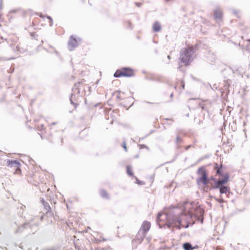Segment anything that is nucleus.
I'll use <instances>...</instances> for the list:
<instances>
[{
    "instance_id": "4c0bfd02",
    "label": "nucleus",
    "mask_w": 250,
    "mask_h": 250,
    "mask_svg": "<svg viewBox=\"0 0 250 250\" xmlns=\"http://www.w3.org/2000/svg\"><path fill=\"white\" fill-rule=\"evenodd\" d=\"M116 98L118 99V100H122L123 98H122L121 97V96H120V95H117V96H116Z\"/></svg>"
},
{
    "instance_id": "a19ab883",
    "label": "nucleus",
    "mask_w": 250,
    "mask_h": 250,
    "mask_svg": "<svg viewBox=\"0 0 250 250\" xmlns=\"http://www.w3.org/2000/svg\"><path fill=\"white\" fill-rule=\"evenodd\" d=\"M181 86L182 87L183 89H184V88H185V84H184V83L183 82L182 83Z\"/></svg>"
},
{
    "instance_id": "338daca9",
    "label": "nucleus",
    "mask_w": 250,
    "mask_h": 250,
    "mask_svg": "<svg viewBox=\"0 0 250 250\" xmlns=\"http://www.w3.org/2000/svg\"><path fill=\"white\" fill-rule=\"evenodd\" d=\"M52 124L53 125H55V123H53Z\"/></svg>"
},
{
    "instance_id": "e433bc0d",
    "label": "nucleus",
    "mask_w": 250,
    "mask_h": 250,
    "mask_svg": "<svg viewBox=\"0 0 250 250\" xmlns=\"http://www.w3.org/2000/svg\"><path fill=\"white\" fill-rule=\"evenodd\" d=\"M191 145H188L185 148L186 150H188V149H189L191 147Z\"/></svg>"
},
{
    "instance_id": "ddd939ff",
    "label": "nucleus",
    "mask_w": 250,
    "mask_h": 250,
    "mask_svg": "<svg viewBox=\"0 0 250 250\" xmlns=\"http://www.w3.org/2000/svg\"><path fill=\"white\" fill-rule=\"evenodd\" d=\"M146 235V233L142 232L141 230H139L135 237L136 241H137L138 243H141Z\"/></svg>"
},
{
    "instance_id": "a18cd8bd",
    "label": "nucleus",
    "mask_w": 250,
    "mask_h": 250,
    "mask_svg": "<svg viewBox=\"0 0 250 250\" xmlns=\"http://www.w3.org/2000/svg\"><path fill=\"white\" fill-rule=\"evenodd\" d=\"M216 58L215 57H213V59L211 60V62H214Z\"/></svg>"
},
{
    "instance_id": "c85d7f7f",
    "label": "nucleus",
    "mask_w": 250,
    "mask_h": 250,
    "mask_svg": "<svg viewBox=\"0 0 250 250\" xmlns=\"http://www.w3.org/2000/svg\"><path fill=\"white\" fill-rule=\"evenodd\" d=\"M209 157V155H206L204 156H203V157H201L200 159H199L198 161H197V163H199L200 162V161H202L204 159H207Z\"/></svg>"
},
{
    "instance_id": "c03bdc74",
    "label": "nucleus",
    "mask_w": 250,
    "mask_h": 250,
    "mask_svg": "<svg viewBox=\"0 0 250 250\" xmlns=\"http://www.w3.org/2000/svg\"><path fill=\"white\" fill-rule=\"evenodd\" d=\"M172 0H165V2L167 3Z\"/></svg>"
},
{
    "instance_id": "5701e85b",
    "label": "nucleus",
    "mask_w": 250,
    "mask_h": 250,
    "mask_svg": "<svg viewBox=\"0 0 250 250\" xmlns=\"http://www.w3.org/2000/svg\"><path fill=\"white\" fill-rule=\"evenodd\" d=\"M13 50L15 52H18L21 53H23L24 52V50L23 48H21V47L19 45H17L16 47V48H14Z\"/></svg>"
},
{
    "instance_id": "0e129e2a",
    "label": "nucleus",
    "mask_w": 250,
    "mask_h": 250,
    "mask_svg": "<svg viewBox=\"0 0 250 250\" xmlns=\"http://www.w3.org/2000/svg\"><path fill=\"white\" fill-rule=\"evenodd\" d=\"M159 228H161L162 226L161 225L159 226Z\"/></svg>"
},
{
    "instance_id": "f8f14e48",
    "label": "nucleus",
    "mask_w": 250,
    "mask_h": 250,
    "mask_svg": "<svg viewBox=\"0 0 250 250\" xmlns=\"http://www.w3.org/2000/svg\"><path fill=\"white\" fill-rule=\"evenodd\" d=\"M151 227V224L147 221H144L141 226V228L139 230H141L142 232L147 233Z\"/></svg>"
},
{
    "instance_id": "f03ea898",
    "label": "nucleus",
    "mask_w": 250,
    "mask_h": 250,
    "mask_svg": "<svg viewBox=\"0 0 250 250\" xmlns=\"http://www.w3.org/2000/svg\"><path fill=\"white\" fill-rule=\"evenodd\" d=\"M224 180L218 181V179L215 177V176H211L209 179L206 180V183H203L202 182L197 183V185L198 186L201 185L203 186V189L205 191H208V190H211L213 189H216L217 188H219V186L220 184L224 183Z\"/></svg>"
},
{
    "instance_id": "f704fd0d",
    "label": "nucleus",
    "mask_w": 250,
    "mask_h": 250,
    "mask_svg": "<svg viewBox=\"0 0 250 250\" xmlns=\"http://www.w3.org/2000/svg\"><path fill=\"white\" fill-rule=\"evenodd\" d=\"M37 15L38 16H39V17L42 18H44V16L42 13H38V14H37Z\"/></svg>"
},
{
    "instance_id": "9b49d317",
    "label": "nucleus",
    "mask_w": 250,
    "mask_h": 250,
    "mask_svg": "<svg viewBox=\"0 0 250 250\" xmlns=\"http://www.w3.org/2000/svg\"><path fill=\"white\" fill-rule=\"evenodd\" d=\"M190 219L192 220L194 219L195 220L200 222L201 224L204 222V211H200L199 212L193 213L190 216Z\"/></svg>"
},
{
    "instance_id": "0eeeda50",
    "label": "nucleus",
    "mask_w": 250,
    "mask_h": 250,
    "mask_svg": "<svg viewBox=\"0 0 250 250\" xmlns=\"http://www.w3.org/2000/svg\"><path fill=\"white\" fill-rule=\"evenodd\" d=\"M7 166L10 167L15 168L14 173L20 174L21 172V164L17 160H10L7 161Z\"/></svg>"
},
{
    "instance_id": "13d9d810",
    "label": "nucleus",
    "mask_w": 250,
    "mask_h": 250,
    "mask_svg": "<svg viewBox=\"0 0 250 250\" xmlns=\"http://www.w3.org/2000/svg\"><path fill=\"white\" fill-rule=\"evenodd\" d=\"M186 116L188 117H189V113H188L187 115H186Z\"/></svg>"
},
{
    "instance_id": "f257e3e1",
    "label": "nucleus",
    "mask_w": 250,
    "mask_h": 250,
    "mask_svg": "<svg viewBox=\"0 0 250 250\" xmlns=\"http://www.w3.org/2000/svg\"><path fill=\"white\" fill-rule=\"evenodd\" d=\"M182 211L178 207H173L172 208L166 213L158 212L157 214L156 220L157 223L162 221L163 220H166V224L168 228H176L178 229H180L182 228L186 229L188 228L189 226H192L195 222L192 223L188 221L187 224L183 226L182 224V219L181 216Z\"/></svg>"
},
{
    "instance_id": "2f4dec72",
    "label": "nucleus",
    "mask_w": 250,
    "mask_h": 250,
    "mask_svg": "<svg viewBox=\"0 0 250 250\" xmlns=\"http://www.w3.org/2000/svg\"><path fill=\"white\" fill-rule=\"evenodd\" d=\"M123 147L124 148L126 152L127 151V147H126V143L125 142L123 143Z\"/></svg>"
},
{
    "instance_id": "5fc2aeb1",
    "label": "nucleus",
    "mask_w": 250,
    "mask_h": 250,
    "mask_svg": "<svg viewBox=\"0 0 250 250\" xmlns=\"http://www.w3.org/2000/svg\"><path fill=\"white\" fill-rule=\"evenodd\" d=\"M75 248L76 249H78V250H79V248L78 247H77V246H75Z\"/></svg>"
},
{
    "instance_id": "774afa93",
    "label": "nucleus",
    "mask_w": 250,
    "mask_h": 250,
    "mask_svg": "<svg viewBox=\"0 0 250 250\" xmlns=\"http://www.w3.org/2000/svg\"><path fill=\"white\" fill-rule=\"evenodd\" d=\"M1 43V41L0 40V44Z\"/></svg>"
},
{
    "instance_id": "680f3d73",
    "label": "nucleus",
    "mask_w": 250,
    "mask_h": 250,
    "mask_svg": "<svg viewBox=\"0 0 250 250\" xmlns=\"http://www.w3.org/2000/svg\"><path fill=\"white\" fill-rule=\"evenodd\" d=\"M210 55H213V56H215V55H214V54L213 53H211V54H210Z\"/></svg>"
},
{
    "instance_id": "dca6fc26",
    "label": "nucleus",
    "mask_w": 250,
    "mask_h": 250,
    "mask_svg": "<svg viewBox=\"0 0 250 250\" xmlns=\"http://www.w3.org/2000/svg\"><path fill=\"white\" fill-rule=\"evenodd\" d=\"M69 100L70 101L71 104H72L75 108H76L77 106L78 105V104H77L74 102V101H77V99L76 98V95L72 93L69 97Z\"/></svg>"
},
{
    "instance_id": "49530a36",
    "label": "nucleus",
    "mask_w": 250,
    "mask_h": 250,
    "mask_svg": "<svg viewBox=\"0 0 250 250\" xmlns=\"http://www.w3.org/2000/svg\"><path fill=\"white\" fill-rule=\"evenodd\" d=\"M2 0H0V9L1 8V6H2V2H1Z\"/></svg>"
},
{
    "instance_id": "de8ad7c7",
    "label": "nucleus",
    "mask_w": 250,
    "mask_h": 250,
    "mask_svg": "<svg viewBox=\"0 0 250 250\" xmlns=\"http://www.w3.org/2000/svg\"><path fill=\"white\" fill-rule=\"evenodd\" d=\"M173 93H171V94L170 95V98H172V97H173Z\"/></svg>"
},
{
    "instance_id": "4d7b16f0",
    "label": "nucleus",
    "mask_w": 250,
    "mask_h": 250,
    "mask_svg": "<svg viewBox=\"0 0 250 250\" xmlns=\"http://www.w3.org/2000/svg\"><path fill=\"white\" fill-rule=\"evenodd\" d=\"M147 104H152V103L149 102H145Z\"/></svg>"
},
{
    "instance_id": "e2e57ef3",
    "label": "nucleus",
    "mask_w": 250,
    "mask_h": 250,
    "mask_svg": "<svg viewBox=\"0 0 250 250\" xmlns=\"http://www.w3.org/2000/svg\"><path fill=\"white\" fill-rule=\"evenodd\" d=\"M177 147L179 148L180 147V146H178Z\"/></svg>"
},
{
    "instance_id": "2eb2a0df",
    "label": "nucleus",
    "mask_w": 250,
    "mask_h": 250,
    "mask_svg": "<svg viewBox=\"0 0 250 250\" xmlns=\"http://www.w3.org/2000/svg\"><path fill=\"white\" fill-rule=\"evenodd\" d=\"M153 31L154 32H158L161 30V25L159 21H156L153 24Z\"/></svg>"
},
{
    "instance_id": "f3484780",
    "label": "nucleus",
    "mask_w": 250,
    "mask_h": 250,
    "mask_svg": "<svg viewBox=\"0 0 250 250\" xmlns=\"http://www.w3.org/2000/svg\"><path fill=\"white\" fill-rule=\"evenodd\" d=\"M82 83V82H79L74 84V86L72 89V90L73 92V94H74L75 92H76V91L77 90V94H80V91L79 88Z\"/></svg>"
},
{
    "instance_id": "412c9836",
    "label": "nucleus",
    "mask_w": 250,
    "mask_h": 250,
    "mask_svg": "<svg viewBox=\"0 0 250 250\" xmlns=\"http://www.w3.org/2000/svg\"><path fill=\"white\" fill-rule=\"evenodd\" d=\"M149 80L153 81H156V82H160V83L162 82V77L160 76H152L149 78Z\"/></svg>"
},
{
    "instance_id": "58836bf2",
    "label": "nucleus",
    "mask_w": 250,
    "mask_h": 250,
    "mask_svg": "<svg viewBox=\"0 0 250 250\" xmlns=\"http://www.w3.org/2000/svg\"><path fill=\"white\" fill-rule=\"evenodd\" d=\"M26 207L24 205H22L21 206V209L23 210Z\"/></svg>"
},
{
    "instance_id": "6e6d98bb",
    "label": "nucleus",
    "mask_w": 250,
    "mask_h": 250,
    "mask_svg": "<svg viewBox=\"0 0 250 250\" xmlns=\"http://www.w3.org/2000/svg\"><path fill=\"white\" fill-rule=\"evenodd\" d=\"M196 99H194V98H191V99H189V100H196Z\"/></svg>"
},
{
    "instance_id": "c756f323",
    "label": "nucleus",
    "mask_w": 250,
    "mask_h": 250,
    "mask_svg": "<svg viewBox=\"0 0 250 250\" xmlns=\"http://www.w3.org/2000/svg\"><path fill=\"white\" fill-rule=\"evenodd\" d=\"M199 106L201 107L202 110H207L206 109V107L204 105L201 104H199Z\"/></svg>"
},
{
    "instance_id": "ea45409f",
    "label": "nucleus",
    "mask_w": 250,
    "mask_h": 250,
    "mask_svg": "<svg viewBox=\"0 0 250 250\" xmlns=\"http://www.w3.org/2000/svg\"><path fill=\"white\" fill-rule=\"evenodd\" d=\"M181 67H182V65H179L178 67V69L180 71H182V69H181Z\"/></svg>"
},
{
    "instance_id": "4be33fe9",
    "label": "nucleus",
    "mask_w": 250,
    "mask_h": 250,
    "mask_svg": "<svg viewBox=\"0 0 250 250\" xmlns=\"http://www.w3.org/2000/svg\"><path fill=\"white\" fill-rule=\"evenodd\" d=\"M126 173L130 176L133 175V172L132 170V167L129 165H127L126 166Z\"/></svg>"
},
{
    "instance_id": "c9c22d12",
    "label": "nucleus",
    "mask_w": 250,
    "mask_h": 250,
    "mask_svg": "<svg viewBox=\"0 0 250 250\" xmlns=\"http://www.w3.org/2000/svg\"><path fill=\"white\" fill-rule=\"evenodd\" d=\"M199 246L197 245H195L194 246H192V248H193V250H194V249H198L199 248Z\"/></svg>"
},
{
    "instance_id": "7ed1b4c3",
    "label": "nucleus",
    "mask_w": 250,
    "mask_h": 250,
    "mask_svg": "<svg viewBox=\"0 0 250 250\" xmlns=\"http://www.w3.org/2000/svg\"><path fill=\"white\" fill-rule=\"evenodd\" d=\"M194 53L193 49L185 48L181 50L180 60L186 66L189 65L193 60V55Z\"/></svg>"
},
{
    "instance_id": "69168bd1",
    "label": "nucleus",
    "mask_w": 250,
    "mask_h": 250,
    "mask_svg": "<svg viewBox=\"0 0 250 250\" xmlns=\"http://www.w3.org/2000/svg\"><path fill=\"white\" fill-rule=\"evenodd\" d=\"M42 43H43V41H42Z\"/></svg>"
},
{
    "instance_id": "bf43d9fd",
    "label": "nucleus",
    "mask_w": 250,
    "mask_h": 250,
    "mask_svg": "<svg viewBox=\"0 0 250 250\" xmlns=\"http://www.w3.org/2000/svg\"><path fill=\"white\" fill-rule=\"evenodd\" d=\"M0 40H3V38L2 37H1V38H0Z\"/></svg>"
},
{
    "instance_id": "603ef678",
    "label": "nucleus",
    "mask_w": 250,
    "mask_h": 250,
    "mask_svg": "<svg viewBox=\"0 0 250 250\" xmlns=\"http://www.w3.org/2000/svg\"><path fill=\"white\" fill-rule=\"evenodd\" d=\"M138 157H139V155L138 154H137V155L135 156V158H138Z\"/></svg>"
},
{
    "instance_id": "a878e982",
    "label": "nucleus",
    "mask_w": 250,
    "mask_h": 250,
    "mask_svg": "<svg viewBox=\"0 0 250 250\" xmlns=\"http://www.w3.org/2000/svg\"><path fill=\"white\" fill-rule=\"evenodd\" d=\"M30 36L32 37L33 39L37 40V37L38 35L36 34L35 33L33 32L30 33Z\"/></svg>"
},
{
    "instance_id": "393cba45",
    "label": "nucleus",
    "mask_w": 250,
    "mask_h": 250,
    "mask_svg": "<svg viewBox=\"0 0 250 250\" xmlns=\"http://www.w3.org/2000/svg\"><path fill=\"white\" fill-rule=\"evenodd\" d=\"M45 17H46V18L47 19L49 20L50 26H52V25H53V19H52V18L50 16H48V15H46Z\"/></svg>"
},
{
    "instance_id": "20e7f679",
    "label": "nucleus",
    "mask_w": 250,
    "mask_h": 250,
    "mask_svg": "<svg viewBox=\"0 0 250 250\" xmlns=\"http://www.w3.org/2000/svg\"><path fill=\"white\" fill-rule=\"evenodd\" d=\"M218 180L223 181L224 180V183L220 184L219 186V188H217V189H219L220 194L221 195L225 194L228 197H229V195L230 194H232L230 191V188L229 186H226V185L227 183L229 181L230 175L229 174H226L225 175V177L223 178H217Z\"/></svg>"
},
{
    "instance_id": "864d4df0",
    "label": "nucleus",
    "mask_w": 250,
    "mask_h": 250,
    "mask_svg": "<svg viewBox=\"0 0 250 250\" xmlns=\"http://www.w3.org/2000/svg\"><path fill=\"white\" fill-rule=\"evenodd\" d=\"M233 13H234V14H237V12H236V11L234 10V11H233Z\"/></svg>"
},
{
    "instance_id": "9d476101",
    "label": "nucleus",
    "mask_w": 250,
    "mask_h": 250,
    "mask_svg": "<svg viewBox=\"0 0 250 250\" xmlns=\"http://www.w3.org/2000/svg\"><path fill=\"white\" fill-rule=\"evenodd\" d=\"M78 45V41L74 37L73 35H71L68 42V48L70 51L73 50Z\"/></svg>"
},
{
    "instance_id": "6ab92c4d",
    "label": "nucleus",
    "mask_w": 250,
    "mask_h": 250,
    "mask_svg": "<svg viewBox=\"0 0 250 250\" xmlns=\"http://www.w3.org/2000/svg\"><path fill=\"white\" fill-rule=\"evenodd\" d=\"M222 16V13L220 11L217 9L214 10V17L215 19H220Z\"/></svg>"
},
{
    "instance_id": "72a5a7b5",
    "label": "nucleus",
    "mask_w": 250,
    "mask_h": 250,
    "mask_svg": "<svg viewBox=\"0 0 250 250\" xmlns=\"http://www.w3.org/2000/svg\"><path fill=\"white\" fill-rule=\"evenodd\" d=\"M135 4L136 5V6L139 7L142 5V3L141 2H135Z\"/></svg>"
},
{
    "instance_id": "3c124183",
    "label": "nucleus",
    "mask_w": 250,
    "mask_h": 250,
    "mask_svg": "<svg viewBox=\"0 0 250 250\" xmlns=\"http://www.w3.org/2000/svg\"><path fill=\"white\" fill-rule=\"evenodd\" d=\"M167 58L169 60H170V58H170V55H167Z\"/></svg>"
},
{
    "instance_id": "b1692460",
    "label": "nucleus",
    "mask_w": 250,
    "mask_h": 250,
    "mask_svg": "<svg viewBox=\"0 0 250 250\" xmlns=\"http://www.w3.org/2000/svg\"><path fill=\"white\" fill-rule=\"evenodd\" d=\"M183 140L179 136H177L175 139V143L176 145H178L179 143H182Z\"/></svg>"
},
{
    "instance_id": "473e14b6",
    "label": "nucleus",
    "mask_w": 250,
    "mask_h": 250,
    "mask_svg": "<svg viewBox=\"0 0 250 250\" xmlns=\"http://www.w3.org/2000/svg\"><path fill=\"white\" fill-rule=\"evenodd\" d=\"M136 183H137L139 185H142L143 184L142 181L139 180L137 178H136Z\"/></svg>"
},
{
    "instance_id": "6e6552de",
    "label": "nucleus",
    "mask_w": 250,
    "mask_h": 250,
    "mask_svg": "<svg viewBox=\"0 0 250 250\" xmlns=\"http://www.w3.org/2000/svg\"><path fill=\"white\" fill-rule=\"evenodd\" d=\"M213 170L215 171V176H219L218 178H223L226 174L228 173L224 172V167L222 164L219 165L218 163L213 164Z\"/></svg>"
},
{
    "instance_id": "052dcab7",
    "label": "nucleus",
    "mask_w": 250,
    "mask_h": 250,
    "mask_svg": "<svg viewBox=\"0 0 250 250\" xmlns=\"http://www.w3.org/2000/svg\"><path fill=\"white\" fill-rule=\"evenodd\" d=\"M41 127H42L43 128L44 127V125H42Z\"/></svg>"
},
{
    "instance_id": "423d86ee",
    "label": "nucleus",
    "mask_w": 250,
    "mask_h": 250,
    "mask_svg": "<svg viewBox=\"0 0 250 250\" xmlns=\"http://www.w3.org/2000/svg\"><path fill=\"white\" fill-rule=\"evenodd\" d=\"M196 174L199 176L196 179V183L202 182L206 183V180L209 179L208 172L206 169L205 166H203L198 168L196 171Z\"/></svg>"
},
{
    "instance_id": "aec40b11",
    "label": "nucleus",
    "mask_w": 250,
    "mask_h": 250,
    "mask_svg": "<svg viewBox=\"0 0 250 250\" xmlns=\"http://www.w3.org/2000/svg\"><path fill=\"white\" fill-rule=\"evenodd\" d=\"M100 195L102 197L105 199H109V196L105 190L102 189L100 191Z\"/></svg>"
},
{
    "instance_id": "4468645a",
    "label": "nucleus",
    "mask_w": 250,
    "mask_h": 250,
    "mask_svg": "<svg viewBox=\"0 0 250 250\" xmlns=\"http://www.w3.org/2000/svg\"><path fill=\"white\" fill-rule=\"evenodd\" d=\"M27 227L30 228L31 225L29 223H24L22 225L19 226L17 229L15 230V233H21L23 231V230L26 229Z\"/></svg>"
},
{
    "instance_id": "39448f33",
    "label": "nucleus",
    "mask_w": 250,
    "mask_h": 250,
    "mask_svg": "<svg viewBox=\"0 0 250 250\" xmlns=\"http://www.w3.org/2000/svg\"><path fill=\"white\" fill-rule=\"evenodd\" d=\"M133 76V70L132 68L128 67H123L121 69H118L114 74V77L115 78H120L121 77H130Z\"/></svg>"
},
{
    "instance_id": "1a4fd4ad",
    "label": "nucleus",
    "mask_w": 250,
    "mask_h": 250,
    "mask_svg": "<svg viewBox=\"0 0 250 250\" xmlns=\"http://www.w3.org/2000/svg\"><path fill=\"white\" fill-rule=\"evenodd\" d=\"M40 202L42 205L43 206L44 211L45 214L48 217H51L53 215V213L52 212L51 207L49 205L48 203L45 201L43 198H40Z\"/></svg>"
},
{
    "instance_id": "79ce46f5",
    "label": "nucleus",
    "mask_w": 250,
    "mask_h": 250,
    "mask_svg": "<svg viewBox=\"0 0 250 250\" xmlns=\"http://www.w3.org/2000/svg\"><path fill=\"white\" fill-rule=\"evenodd\" d=\"M116 92H117V93H118V95H120V94L122 92H121V91L118 90V91H116L115 92V93H116Z\"/></svg>"
},
{
    "instance_id": "37998d69",
    "label": "nucleus",
    "mask_w": 250,
    "mask_h": 250,
    "mask_svg": "<svg viewBox=\"0 0 250 250\" xmlns=\"http://www.w3.org/2000/svg\"><path fill=\"white\" fill-rule=\"evenodd\" d=\"M202 123H203V121H202V120H199V122H198V124L199 125H200V124H202Z\"/></svg>"
},
{
    "instance_id": "8fccbe9b",
    "label": "nucleus",
    "mask_w": 250,
    "mask_h": 250,
    "mask_svg": "<svg viewBox=\"0 0 250 250\" xmlns=\"http://www.w3.org/2000/svg\"><path fill=\"white\" fill-rule=\"evenodd\" d=\"M10 13H15V10H12L10 11Z\"/></svg>"
},
{
    "instance_id": "7c9ffc66",
    "label": "nucleus",
    "mask_w": 250,
    "mask_h": 250,
    "mask_svg": "<svg viewBox=\"0 0 250 250\" xmlns=\"http://www.w3.org/2000/svg\"><path fill=\"white\" fill-rule=\"evenodd\" d=\"M127 26L128 28H130V29H132L133 28L132 26V24L130 21H127Z\"/></svg>"
},
{
    "instance_id": "cd10ccee",
    "label": "nucleus",
    "mask_w": 250,
    "mask_h": 250,
    "mask_svg": "<svg viewBox=\"0 0 250 250\" xmlns=\"http://www.w3.org/2000/svg\"><path fill=\"white\" fill-rule=\"evenodd\" d=\"M140 149L146 148L148 149V147L146 145L144 144H140L139 145Z\"/></svg>"
},
{
    "instance_id": "09e8293b",
    "label": "nucleus",
    "mask_w": 250,
    "mask_h": 250,
    "mask_svg": "<svg viewBox=\"0 0 250 250\" xmlns=\"http://www.w3.org/2000/svg\"><path fill=\"white\" fill-rule=\"evenodd\" d=\"M47 250H56V248H52V249H48Z\"/></svg>"
},
{
    "instance_id": "a211bd4d",
    "label": "nucleus",
    "mask_w": 250,
    "mask_h": 250,
    "mask_svg": "<svg viewBox=\"0 0 250 250\" xmlns=\"http://www.w3.org/2000/svg\"><path fill=\"white\" fill-rule=\"evenodd\" d=\"M182 247L184 250H193L192 245L190 242L183 243Z\"/></svg>"
},
{
    "instance_id": "bb28decb",
    "label": "nucleus",
    "mask_w": 250,
    "mask_h": 250,
    "mask_svg": "<svg viewBox=\"0 0 250 250\" xmlns=\"http://www.w3.org/2000/svg\"><path fill=\"white\" fill-rule=\"evenodd\" d=\"M221 195H220V198H219V199H217V198H216V201L217 202H218V203H224L225 201H224V200L223 199V198L221 197Z\"/></svg>"
}]
</instances>
